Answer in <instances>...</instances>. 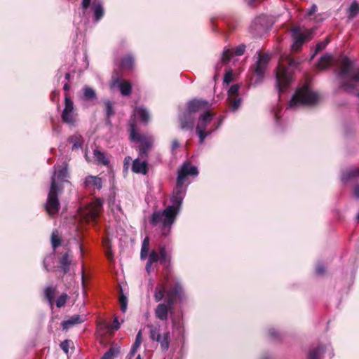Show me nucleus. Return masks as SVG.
I'll return each instance as SVG.
<instances>
[{"label":"nucleus","instance_id":"1","mask_svg":"<svg viewBox=\"0 0 359 359\" xmlns=\"http://www.w3.org/2000/svg\"><path fill=\"white\" fill-rule=\"evenodd\" d=\"M198 174L196 166L191 165L189 161L182 163L177 172L176 187L170 198L171 205L163 210L154 211L150 217V223L153 226H158L163 236L169 234L177 215L181 210L183 199L186 194L187 188L184 183L188 176L196 177Z\"/></svg>","mask_w":359,"mask_h":359},{"label":"nucleus","instance_id":"2","mask_svg":"<svg viewBox=\"0 0 359 359\" xmlns=\"http://www.w3.org/2000/svg\"><path fill=\"white\" fill-rule=\"evenodd\" d=\"M68 177L69 173L66 163H63L62 165L58 167H54L47 201L44 205L47 213L50 217L56 215L60 210V205L58 194L62 191L63 183H69L68 180H66Z\"/></svg>","mask_w":359,"mask_h":359},{"label":"nucleus","instance_id":"3","mask_svg":"<svg viewBox=\"0 0 359 359\" xmlns=\"http://www.w3.org/2000/svg\"><path fill=\"white\" fill-rule=\"evenodd\" d=\"M130 131L131 140L139 143V157L133 161L131 170L137 174L146 175L148 171L147 161L148 151L151 147L154 140L150 136L137 133L136 126L133 121L130 123Z\"/></svg>","mask_w":359,"mask_h":359},{"label":"nucleus","instance_id":"4","mask_svg":"<svg viewBox=\"0 0 359 359\" xmlns=\"http://www.w3.org/2000/svg\"><path fill=\"white\" fill-rule=\"evenodd\" d=\"M299 63L290 55L283 54L280 56L278 67L276 72V88L280 94L289 86L292 79V74Z\"/></svg>","mask_w":359,"mask_h":359},{"label":"nucleus","instance_id":"5","mask_svg":"<svg viewBox=\"0 0 359 359\" xmlns=\"http://www.w3.org/2000/svg\"><path fill=\"white\" fill-rule=\"evenodd\" d=\"M149 250V237H145L142 244L140 257L142 259H145L148 257V260L146 264V270L148 273L151 272L152 265L154 264H156L158 261L165 267L169 266L170 262V252L166 250L165 247L163 246L160 248L159 255L155 250H152L148 255Z\"/></svg>","mask_w":359,"mask_h":359},{"label":"nucleus","instance_id":"6","mask_svg":"<svg viewBox=\"0 0 359 359\" xmlns=\"http://www.w3.org/2000/svg\"><path fill=\"white\" fill-rule=\"evenodd\" d=\"M337 76L341 88L347 92H351L359 84V70L353 73V63L347 57L342 59Z\"/></svg>","mask_w":359,"mask_h":359},{"label":"nucleus","instance_id":"7","mask_svg":"<svg viewBox=\"0 0 359 359\" xmlns=\"http://www.w3.org/2000/svg\"><path fill=\"white\" fill-rule=\"evenodd\" d=\"M318 101V95L312 91L309 86L306 84L297 90L289 103V107L292 108L299 105L312 106Z\"/></svg>","mask_w":359,"mask_h":359},{"label":"nucleus","instance_id":"8","mask_svg":"<svg viewBox=\"0 0 359 359\" xmlns=\"http://www.w3.org/2000/svg\"><path fill=\"white\" fill-rule=\"evenodd\" d=\"M214 114L210 111H205L198 118V123L196 128V133L199 137V143L202 144L205 138L210 135L214 130H217L222 123V121L217 125L212 124L213 128H209L208 126L211 124L213 119Z\"/></svg>","mask_w":359,"mask_h":359},{"label":"nucleus","instance_id":"9","mask_svg":"<svg viewBox=\"0 0 359 359\" xmlns=\"http://www.w3.org/2000/svg\"><path fill=\"white\" fill-rule=\"evenodd\" d=\"M255 64L251 67L250 69L253 74L252 82L254 85H257L262 83L264 79L271 57L268 53L259 52L255 56Z\"/></svg>","mask_w":359,"mask_h":359},{"label":"nucleus","instance_id":"10","mask_svg":"<svg viewBox=\"0 0 359 359\" xmlns=\"http://www.w3.org/2000/svg\"><path fill=\"white\" fill-rule=\"evenodd\" d=\"M147 327L149 329L151 339L158 342L163 351H167L169 348L170 341V331L166 330L162 332L159 324H151L148 325Z\"/></svg>","mask_w":359,"mask_h":359},{"label":"nucleus","instance_id":"11","mask_svg":"<svg viewBox=\"0 0 359 359\" xmlns=\"http://www.w3.org/2000/svg\"><path fill=\"white\" fill-rule=\"evenodd\" d=\"M102 201L96 198L80 210V215L87 222L95 223L102 208Z\"/></svg>","mask_w":359,"mask_h":359},{"label":"nucleus","instance_id":"12","mask_svg":"<svg viewBox=\"0 0 359 359\" xmlns=\"http://www.w3.org/2000/svg\"><path fill=\"white\" fill-rule=\"evenodd\" d=\"M313 30H306L301 32L299 27H294L292 29V36L293 43L291 48L293 51H298L306 40H310L312 37Z\"/></svg>","mask_w":359,"mask_h":359},{"label":"nucleus","instance_id":"13","mask_svg":"<svg viewBox=\"0 0 359 359\" xmlns=\"http://www.w3.org/2000/svg\"><path fill=\"white\" fill-rule=\"evenodd\" d=\"M65 108L62 112V119L64 122L73 124L74 122V107L71 97L66 95L65 97Z\"/></svg>","mask_w":359,"mask_h":359},{"label":"nucleus","instance_id":"14","mask_svg":"<svg viewBox=\"0 0 359 359\" xmlns=\"http://www.w3.org/2000/svg\"><path fill=\"white\" fill-rule=\"evenodd\" d=\"M194 115L187 109L179 116L180 127L182 130H192L194 128Z\"/></svg>","mask_w":359,"mask_h":359},{"label":"nucleus","instance_id":"15","mask_svg":"<svg viewBox=\"0 0 359 359\" xmlns=\"http://www.w3.org/2000/svg\"><path fill=\"white\" fill-rule=\"evenodd\" d=\"M168 304L171 306L177 298L182 299L184 297V290L179 282H176L175 286L167 292Z\"/></svg>","mask_w":359,"mask_h":359},{"label":"nucleus","instance_id":"16","mask_svg":"<svg viewBox=\"0 0 359 359\" xmlns=\"http://www.w3.org/2000/svg\"><path fill=\"white\" fill-rule=\"evenodd\" d=\"M83 187L90 191L100 190L102 187V180L97 176L88 175L83 180Z\"/></svg>","mask_w":359,"mask_h":359},{"label":"nucleus","instance_id":"17","mask_svg":"<svg viewBox=\"0 0 359 359\" xmlns=\"http://www.w3.org/2000/svg\"><path fill=\"white\" fill-rule=\"evenodd\" d=\"M111 88H118L123 96H128L131 93L132 86L128 81L116 79L111 83Z\"/></svg>","mask_w":359,"mask_h":359},{"label":"nucleus","instance_id":"18","mask_svg":"<svg viewBox=\"0 0 359 359\" xmlns=\"http://www.w3.org/2000/svg\"><path fill=\"white\" fill-rule=\"evenodd\" d=\"M209 107L208 102L203 100H193L188 102L187 109L193 114L201 110H206Z\"/></svg>","mask_w":359,"mask_h":359},{"label":"nucleus","instance_id":"19","mask_svg":"<svg viewBox=\"0 0 359 359\" xmlns=\"http://www.w3.org/2000/svg\"><path fill=\"white\" fill-rule=\"evenodd\" d=\"M86 320V316L83 315H74L69 319L62 322L61 325L64 330H68L76 325L82 323Z\"/></svg>","mask_w":359,"mask_h":359},{"label":"nucleus","instance_id":"20","mask_svg":"<svg viewBox=\"0 0 359 359\" xmlns=\"http://www.w3.org/2000/svg\"><path fill=\"white\" fill-rule=\"evenodd\" d=\"M245 50V46L244 44L239 45L233 50L226 49L223 52L222 61L225 63L229 61L231 56L234 55H242Z\"/></svg>","mask_w":359,"mask_h":359},{"label":"nucleus","instance_id":"21","mask_svg":"<svg viewBox=\"0 0 359 359\" xmlns=\"http://www.w3.org/2000/svg\"><path fill=\"white\" fill-rule=\"evenodd\" d=\"M359 176V168L357 167H352L344 171L341 175V181L347 182Z\"/></svg>","mask_w":359,"mask_h":359},{"label":"nucleus","instance_id":"22","mask_svg":"<svg viewBox=\"0 0 359 359\" xmlns=\"http://www.w3.org/2000/svg\"><path fill=\"white\" fill-rule=\"evenodd\" d=\"M133 116L135 118L140 119L144 123H147L149 120V114L148 111L142 107H137L135 108Z\"/></svg>","mask_w":359,"mask_h":359},{"label":"nucleus","instance_id":"23","mask_svg":"<svg viewBox=\"0 0 359 359\" xmlns=\"http://www.w3.org/2000/svg\"><path fill=\"white\" fill-rule=\"evenodd\" d=\"M168 306L165 304H160L157 306L155 314L157 318L161 320H166L168 315Z\"/></svg>","mask_w":359,"mask_h":359},{"label":"nucleus","instance_id":"24","mask_svg":"<svg viewBox=\"0 0 359 359\" xmlns=\"http://www.w3.org/2000/svg\"><path fill=\"white\" fill-rule=\"evenodd\" d=\"M92 9L94 13L95 21L98 22L104 15V8L100 2L96 1L93 2Z\"/></svg>","mask_w":359,"mask_h":359},{"label":"nucleus","instance_id":"25","mask_svg":"<svg viewBox=\"0 0 359 359\" xmlns=\"http://www.w3.org/2000/svg\"><path fill=\"white\" fill-rule=\"evenodd\" d=\"M83 98L87 101H93L97 100V94L95 90L88 86L83 88Z\"/></svg>","mask_w":359,"mask_h":359},{"label":"nucleus","instance_id":"26","mask_svg":"<svg viewBox=\"0 0 359 359\" xmlns=\"http://www.w3.org/2000/svg\"><path fill=\"white\" fill-rule=\"evenodd\" d=\"M332 60V56L330 54H325L323 55L318 61V67L320 69H325L327 68Z\"/></svg>","mask_w":359,"mask_h":359},{"label":"nucleus","instance_id":"27","mask_svg":"<svg viewBox=\"0 0 359 359\" xmlns=\"http://www.w3.org/2000/svg\"><path fill=\"white\" fill-rule=\"evenodd\" d=\"M71 262L69 252L65 253L60 258V264L65 273L69 271Z\"/></svg>","mask_w":359,"mask_h":359},{"label":"nucleus","instance_id":"28","mask_svg":"<svg viewBox=\"0 0 359 359\" xmlns=\"http://www.w3.org/2000/svg\"><path fill=\"white\" fill-rule=\"evenodd\" d=\"M93 154L95 158H96L99 163L102 164L104 165H109V160L104 152L95 149L94 150Z\"/></svg>","mask_w":359,"mask_h":359},{"label":"nucleus","instance_id":"29","mask_svg":"<svg viewBox=\"0 0 359 359\" xmlns=\"http://www.w3.org/2000/svg\"><path fill=\"white\" fill-rule=\"evenodd\" d=\"M229 109L234 112L236 111L241 106L242 100L240 97H234L228 98Z\"/></svg>","mask_w":359,"mask_h":359},{"label":"nucleus","instance_id":"30","mask_svg":"<svg viewBox=\"0 0 359 359\" xmlns=\"http://www.w3.org/2000/svg\"><path fill=\"white\" fill-rule=\"evenodd\" d=\"M56 288L53 286H48L45 289L44 294L48 303L50 305V307H53V298L55 293Z\"/></svg>","mask_w":359,"mask_h":359},{"label":"nucleus","instance_id":"31","mask_svg":"<svg viewBox=\"0 0 359 359\" xmlns=\"http://www.w3.org/2000/svg\"><path fill=\"white\" fill-rule=\"evenodd\" d=\"M142 341V330H140L135 338V341L131 348V354L135 355Z\"/></svg>","mask_w":359,"mask_h":359},{"label":"nucleus","instance_id":"32","mask_svg":"<svg viewBox=\"0 0 359 359\" xmlns=\"http://www.w3.org/2000/svg\"><path fill=\"white\" fill-rule=\"evenodd\" d=\"M165 292V287L163 285H158L154 292V299L156 302H160L163 298Z\"/></svg>","mask_w":359,"mask_h":359},{"label":"nucleus","instance_id":"33","mask_svg":"<svg viewBox=\"0 0 359 359\" xmlns=\"http://www.w3.org/2000/svg\"><path fill=\"white\" fill-rule=\"evenodd\" d=\"M134 65V58L131 55H127L121 60V66L123 69H131Z\"/></svg>","mask_w":359,"mask_h":359},{"label":"nucleus","instance_id":"34","mask_svg":"<svg viewBox=\"0 0 359 359\" xmlns=\"http://www.w3.org/2000/svg\"><path fill=\"white\" fill-rule=\"evenodd\" d=\"M359 13V5L356 1H354L348 8V16L349 19L354 18Z\"/></svg>","mask_w":359,"mask_h":359},{"label":"nucleus","instance_id":"35","mask_svg":"<svg viewBox=\"0 0 359 359\" xmlns=\"http://www.w3.org/2000/svg\"><path fill=\"white\" fill-rule=\"evenodd\" d=\"M323 352V348L318 346L311 351L309 353V359H318L320 354Z\"/></svg>","mask_w":359,"mask_h":359},{"label":"nucleus","instance_id":"36","mask_svg":"<svg viewBox=\"0 0 359 359\" xmlns=\"http://www.w3.org/2000/svg\"><path fill=\"white\" fill-rule=\"evenodd\" d=\"M119 353V350L116 348H110L108 351H107L102 359H114V357L118 355Z\"/></svg>","mask_w":359,"mask_h":359},{"label":"nucleus","instance_id":"37","mask_svg":"<svg viewBox=\"0 0 359 359\" xmlns=\"http://www.w3.org/2000/svg\"><path fill=\"white\" fill-rule=\"evenodd\" d=\"M51 243L53 248L55 250L58 246L60 245L61 241L60 238L58 237L57 232L53 231L51 235Z\"/></svg>","mask_w":359,"mask_h":359},{"label":"nucleus","instance_id":"38","mask_svg":"<svg viewBox=\"0 0 359 359\" xmlns=\"http://www.w3.org/2000/svg\"><path fill=\"white\" fill-rule=\"evenodd\" d=\"M330 42L329 39H325L324 41H320L319 43H318L316 44V52L314 53V54L311 56V59H313L314 57V55L319 51H321L323 50L325 47L328 44V43Z\"/></svg>","mask_w":359,"mask_h":359},{"label":"nucleus","instance_id":"39","mask_svg":"<svg viewBox=\"0 0 359 359\" xmlns=\"http://www.w3.org/2000/svg\"><path fill=\"white\" fill-rule=\"evenodd\" d=\"M239 85L234 84L230 87L228 91V98L230 97H238V93L239 90Z\"/></svg>","mask_w":359,"mask_h":359},{"label":"nucleus","instance_id":"40","mask_svg":"<svg viewBox=\"0 0 359 359\" xmlns=\"http://www.w3.org/2000/svg\"><path fill=\"white\" fill-rule=\"evenodd\" d=\"M68 299V295L66 293L62 294L56 300V306L58 308L63 307Z\"/></svg>","mask_w":359,"mask_h":359},{"label":"nucleus","instance_id":"41","mask_svg":"<svg viewBox=\"0 0 359 359\" xmlns=\"http://www.w3.org/2000/svg\"><path fill=\"white\" fill-rule=\"evenodd\" d=\"M107 117L109 119L114 114L112 103L109 100L105 102Z\"/></svg>","mask_w":359,"mask_h":359},{"label":"nucleus","instance_id":"42","mask_svg":"<svg viewBox=\"0 0 359 359\" xmlns=\"http://www.w3.org/2000/svg\"><path fill=\"white\" fill-rule=\"evenodd\" d=\"M121 304V310L123 313H125L127 310V297L122 294L119 299Z\"/></svg>","mask_w":359,"mask_h":359},{"label":"nucleus","instance_id":"43","mask_svg":"<svg viewBox=\"0 0 359 359\" xmlns=\"http://www.w3.org/2000/svg\"><path fill=\"white\" fill-rule=\"evenodd\" d=\"M120 323L118 322V319L116 318L113 322V324L111 325H108L107 326V328L109 330H117L119 329L120 327Z\"/></svg>","mask_w":359,"mask_h":359},{"label":"nucleus","instance_id":"44","mask_svg":"<svg viewBox=\"0 0 359 359\" xmlns=\"http://www.w3.org/2000/svg\"><path fill=\"white\" fill-rule=\"evenodd\" d=\"M72 141L73 143V148H80L81 147V142L79 141V138L78 137H73L72 138Z\"/></svg>","mask_w":359,"mask_h":359},{"label":"nucleus","instance_id":"45","mask_svg":"<svg viewBox=\"0 0 359 359\" xmlns=\"http://www.w3.org/2000/svg\"><path fill=\"white\" fill-rule=\"evenodd\" d=\"M325 271V267L323 266V264H318L317 266H316V274L319 275V276H321L323 275Z\"/></svg>","mask_w":359,"mask_h":359},{"label":"nucleus","instance_id":"46","mask_svg":"<svg viewBox=\"0 0 359 359\" xmlns=\"http://www.w3.org/2000/svg\"><path fill=\"white\" fill-rule=\"evenodd\" d=\"M60 348L65 353H67L69 351V341L65 340L60 344Z\"/></svg>","mask_w":359,"mask_h":359},{"label":"nucleus","instance_id":"47","mask_svg":"<svg viewBox=\"0 0 359 359\" xmlns=\"http://www.w3.org/2000/svg\"><path fill=\"white\" fill-rule=\"evenodd\" d=\"M131 161H133L132 160V158L130 156H126L125 158H124V161H123V168L125 170H128V166L130 164Z\"/></svg>","mask_w":359,"mask_h":359},{"label":"nucleus","instance_id":"48","mask_svg":"<svg viewBox=\"0 0 359 359\" xmlns=\"http://www.w3.org/2000/svg\"><path fill=\"white\" fill-rule=\"evenodd\" d=\"M231 79H232V72L230 71L226 72L224 75V81L226 83H229L231 81Z\"/></svg>","mask_w":359,"mask_h":359},{"label":"nucleus","instance_id":"49","mask_svg":"<svg viewBox=\"0 0 359 359\" xmlns=\"http://www.w3.org/2000/svg\"><path fill=\"white\" fill-rule=\"evenodd\" d=\"M317 11V6L316 4H313L311 8L307 12V15L311 16Z\"/></svg>","mask_w":359,"mask_h":359},{"label":"nucleus","instance_id":"50","mask_svg":"<svg viewBox=\"0 0 359 359\" xmlns=\"http://www.w3.org/2000/svg\"><path fill=\"white\" fill-rule=\"evenodd\" d=\"M180 147V144L177 140H173L171 144V150L172 152Z\"/></svg>","mask_w":359,"mask_h":359},{"label":"nucleus","instance_id":"51","mask_svg":"<svg viewBox=\"0 0 359 359\" xmlns=\"http://www.w3.org/2000/svg\"><path fill=\"white\" fill-rule=\"evenodd\" d=\"M91 0H83L82 1V8L84 11H86L90 6Z\"/></svg>","mask_w":359,"mask_h":359},{"label":"nucleus","instance_id":"52","mask_svg":"<svg viewBox=\"0 0 359 359\" xmlns=\"http://www.w3.org/2000/svg\"><path fill=\"white\" fill-rule=\"evenodd\" d=\"M269 334L271 337L276 338L278 336V332L274 328H272L269 330Z\"/></svg>","mask_w":359,"mask_h":359},{"label":"nucleus","instance_id":"53","mask_svg":"<svg viewBox=\"0 0 359 359\" xmlns=\"http://www.w3.org/2000/svg\"><path fill=\"white\" fill-rule=\"evenodd\" d=\"M354 195L356 198H359V184L356 185L354 189Z\"/></svg>","mask_w":359,"mask_h":359},{"label":"nucleus","instance_id":"54","mask_svg":"<svg viewBox=\"0 0 359 359\" xmlns=\"http://www.w3.org/2000/svg\"><path fill=\"white\" fill-rule=\"evenodd\" d=\"M274 117H275L276 121H278L279 120L280 116H279V112L278 111H274Z\"/></svg>","mask_w":359,"mask_h":359},{"label":"nucleus","instance_id":"55","mask_svg":"<svg viewBox=\"0 0 359 359\" xmlns=\"http://www.w3.org/2000/svg\"><path fill=\"white\" fill-rule=\"evenodd\" d=\"M63 88L65 91H68L70 88V86L68 83H65Z\"/></svg>","mask_w":359,"mask_h":359},{"label":"nucleus","instance_id":"56","mask_svg":"<svg viewBox=\"0 0 359 359\" xmlns=\"http://www.w3.org/2000/svg\"><path fill=\"white\" fill-rule=\"evenodd\" d=\"M135 355L131 354V350L130 351L128 355H127L126 359H131Z\"/></svg>","mask_w":359,"mask_h":359},{"label":"nucleus","instance_id":"57","mask_svg":"<svg viewBox=\"0 0 359 359\" xmlns=\"http://www.w3.org/2000/svg\"><path fill=\"white\" fill-rule=\"evenodd\" d=\"M256 0H248V4L252 5Z\"/></svg>","mask_w":359,"mask_h":359},{"label":"nucleus","instance_id":"58","mask_svg":"<svg viewBox=\"0 0 359 359\" xmlns=\"http://www.w3.org/2000/svg\"><path fill=\"white\" fill-rule=\"evenodd\" d=\"M69 78H70V74H69V73H66V74H65V79H66L67 80H69Z\"/></svg>","mask_w":359,"mask_h":359},{"label":"nucleus","instance_id":"59","mask_svg":"<svg viewBox=\"0 0 359 359\" xmlns=\"http://www.w3.org/2000/svg\"><path fill=\"white\" fill-rule=\"evenodd\" d=\"M43 266L46 269H47V265H46V259L43 260Z\"/></svg>","mask_w":359,"mask_h":359},{"label":"nucleus","instance_id":"60","mask_svg":"<svg viewBox=\"0 0 359 359\" xmlns=\"http://www.w3.org/2000/svg\"><path fill=\"white\" fill-rule=\"evenodd\" d=\"M135 359H142V358H141V355H140V354H138V355L136 356Z\"/></svg>","mask_w":359,"mask_h":359},{"label":"nucleus","instance_id":"61","mask_svg":"<svg viewBox=\"0 0 359 359\" xmlns=\"http://www.w3.org/2000/svg\"><path fill=\"white\" fill-rule=\"evenodd\" d=\"M83 276H84V274H83V272H82V282L83 283Z\"/></svg>","mask_w":359,"mask_h":359},{"label":"nucleus","instance_id":"62","mask_svg":"<svg viewBox=\"0 0 359 359\" xmlns=\"http://www.w3.org/2000/svg\"><path fill=\"white\" fill-rule=\"evenodd\" d=\"M356 217H357V219H359V212L358 213Z\"/></svg>","mask_w":359,"mask_h":359}]
</instances>
